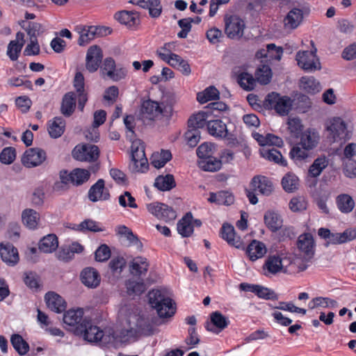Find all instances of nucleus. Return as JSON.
<instances>
[{"label": "nucleus", "mask_w": 356, "mask_h": 356, "mask_svg": "<svg viewBox=\"0 0 356 356\" xmlns=\"http://www.w3.org/2000/svg\"><path fill=\"white\" fill-rule=\"evenodd\" d=\"M23 223L29 229H34L38 227L40 214L32 209H26L22 214Z\"/></svg>", "instance_id": "ea45409f"}, {"label": "nucleus", "mask_w": 356, "mask_h": 356, "mask_svg": "<svg viewBox=\"0 0 356 356\" xmlns=\"http://www.w3.org/2000/svg\"><path fill=\"white\" fill-rule=\"evenodd\" d=\"M58 246V238L53 234L44 236L39 243V250L44 253H51L57 249Z\"/></svg>", "instance_id": "f704fd0d"}, {"label": "nucleus", "mask_w": 356, "mask_h": 356, "mask_svg": "<svg viewBox=\"0 0 356 356\" xmlns=\"http://www.w3.org/2000/svg\"><path fill=\"white\" fill-rule=\"evenodd\" d=\"M221 236L227 243L237 249H244L245 246L240 236H236L234 227L225 224L221 229Z\"/></svg>", "instance_id": "6ab92c4d"}, {"label": "nucleus", "mask_w": 356, "mask_h": 356, "mask_svg": "<svg viewBox=\"0 0 356 356\" xmlns=\"http://www.w3.org/2000/svg\"><path fill=\"white\" fill-rule=\"evenodd\" d=\"M336 203L339 211L343 213L351 212L355 207V201L348 194L339 195L336 198Z\"/></svg>", "instance_id": "58836bf2"}, {"label": "nucleus", "mask_w": 356, "mask_h": 356, "mask_svg": "<svg viewBox=\"0 0 356 356\" xmlns=\"http://www.w3.org/2000/svg\"><path fill=\"white\" fill-rule=\"evenodd\" d=\"M297 247L303 254L313 257L315 252V242L313 236L309 233H305L298 236Z\"/></svg>", "instance_id": "aec40b11"}, {"label": "nucleus", "mask_w": 356, "mask_h": 356, "mask_svg": "<svg viewBox=\"0 0 356 356\" xmlns=\"http://www.w3.org/2000/svg\"><path fill=\"white\" fill-rule=\"evenodd\" d=\"M251 186L254 191H257L264 195H269L273 191L271 181L264 176H255L251 181Z\"/></svg>", "instance_id": "5701e85b"}, {"label": "nucleus", "mask_w": 356, "mask_h": 356, "mask_svg": "<svg viewBox=\"0 0 356 356\" xmlns=\"http://www.w3.org/2000/svg\"><path fill=\"white\" fill-rule=\"evenodd\" d=\"M118 234L120 236H123L128 241V245H134L136 248L141 250L143 248V243L140 241L138 238L134 234L133 232L124 225H122L118 227Z\"/></svg>", "instance_id": "a19ab883"}, {"label": "nucleus", "mask_w": 356, "mask_h": 356, "mask_svg": "<svg viewBox=\"0 0 356 356\" xmlns=\"http://www.w3.org/2000/svg\"><path fill=\"white\" fill-rule=\"evenodd\" d=\"M193 216L187 213L177 223V231L183 237H188L193 232L192 225Z\"/></svg>", "instance_id": "c9c22d12"}, {"label": "nucleus", "mask_w": 356, "mask_h": 356, "mask_svg": "<svg viewBox=\"0 0 356 356\" xmlns=\"http://www.w3.org/2000/svg\"><path fill=\"white\" fill-rule=\"evenodd\" d=\"M88 318H83L82 309H70L63 315V323L71 327L75 333V330Z\"/></svg>", "instance_id": "f3484780"}, {"label": "nucleus", "mask_w": 356, "mask_h": 356, "mask_svg": "<svg viewBox=\"0 0 356 356\" xmlns=\"http://www.w3.org/2000/svg\"><path fill=\"white\" fill-rule=\"evenodd\" d=\"M115 18L121 24L132 26L137 24L138 15L136 12L122 10L115 13Z\"/></svg>", "instance_id": "37998d69"}, {"label": "nucleus", "mask_w": 356, "mask_h": 356, "mask_svg": "<svg viewBox=\"0 0 356 356\" xmlns=\"http://www.w3.org/2000/svg\"><path fill=\"white\" fill-rule=\"evenodd\" d=\"M299 179L294 174L288 173L282 179V185L286 192H293L298 188Z\"/></svg>", "instance_id": "bf43d9fd"}, {"label": "nucleus", "mask_w": 356, "mask_h": 356, "mask_svg": "<svg viewBox=\"0 0 356 356\" xmlns=\"http://www.w3.org/2000/svg\"><path fill=\"white\" fill-rule=\"evenodd\" d=\"M310 152H312L310 149H306L304 146L298 143L291 148L289 155L293 161H302L309 156Z\"/></svg>", "instance_id": "864d4df0"}, {"label": "nucleus", "mask_w": 356, "mask_h": 356, "mask_svg": "<svg viewBox=\"0 0 356 356\" xmlns=\"http://www.w3.org/2000/svg\"><path fill=\"white\" fill-rule=\"evenodd\" d=\"M211 323H208L206 328L208 331L218 334L229 325V319L219 312H214L210 316Z\"/></svg>", "instance_id": "412c9836"}, {"label": "nucleus", "mask_w": 356, "mask_h": 356, "mask_svg": "<svg viewBox=\"0 0 356 356\" xmlns=\"http://www.w3.org/2000/svg\"><path fill=\"white\" fill-rule=\"evenodd\" d=\"M131 158L134 170L144 172L147 168V159L145 156V147L140 140H136L131 144Z\"/></svg>", "instance_id": "9d476101"}, {"label": "nucleus", "mask_w": 356, "mask_h": 356, "mask_svg": "<svg viewBox=\"0 0 356 356\" xmlns=\"http://www.w3.org/2000/svg\"><path fill=\"white\" fill-rule=\"evenodd\" d=\"M326 138L330 143H343L346 140L347 128L345 122L339 117L328 120L325 124Z\"/></svg>", "instance_id": "423d86ee"}, {"label": "nucleus", "mask_w": 356, "mask_h": 356, "mask_svg": "<svg viewBox=\"0 0 356 356\" xmlns=\"http://www.w3.org/2000/svg\"><path fill=\"white\" fill-rule=\"evenodd\" d=\"M321 140L320 132L315 128H307L300 134V145L305 147L306 149L314 150L317 147Z\"/></svg>", "instance_id": "4468645a"}, {"label": "nucleus", "mask_w": 356, "mask_h": 356, "mask_svg": "<svg viewBox=\"0 0 356 356\" xmlns=\"http://www.w3.org/2000/svg\"><path fill=\"white\" fill-rule=\"evenodd\" d=\"M46 152L40 148L27 149L22 158V164L27 168L36 167L41 165L45 160Z\"/></svg>", "instance_id": "ddd939ff"}, {"label": "nucleus", "mask_w": 356, "mask_h": 356, "mask_svg": "<svg viewBox=\"0 0 356 356\" xmlns=\"http://www.w3.org/2000/svg\"><path fill=\"white\" fill-rule=\"evenodd\" d=\"M47 126L49 136L53 138H58L65 131V121L61 117H55L48 122Z\"/></svg>", "instance_id": "7c9ffc66"}, {"label": "nucleus", "mask_w": 356, "mask_h": 356, "mask_svg": "<svg viewBox=\"0 0 356 356\" xmlns=\"http://www.w3.org/2000/svg\"><path fill=\"white\" fill-rule=\"evenodd\" d=\"M10 343L17 353L25 355L29 351V343L19 334H13L10 337Z\"/></svg>", "instance_id": "a18cd8bd"}, {"label": "nucleus", "mask_w": 356, "mask_h": 356, "mask_svg": "<svg viewBox=\"0 0 356 356\" xmlns=\"http://www.w3.org/2000/svg\"><path fill=\"white\" fill-rule=\"evenodd\" d=\"M175 47L176 44L174 42H167L157 49L156 54L162 60H166L169 56L174 54L172 51L175 50Z\"/></svg>", "instance_id": "e2e57ef3"}, {"label": "nucleus", "mask_w": 356, "mask_h": 356, "mask_svg": "<svg viewBox=\"0 0 356 356\" xmlns=\"http://www.w3.org/2000/svg\"><path fill=\"white\" fill-rule=\"evenodd\" d=\"M149 264L146 258L137 257L130 264V271L136 275L145 274L148 270Z\"/></svg>", "instance_id": "79ce46f5"}, {"label": "nucleus", "mask_w": 356, "mask_h": 356, "mask_svg": "<svg viewBox=\"0 0 356 356\" xmlns=\"http://www.w3.org/2000/svg\"><path fill=\"white\" fill-rule=\"evenodd\" d=\"M207 118V113L204 111H200L196 114H194L189 118L188 121V127L190 128L199 129L205 125Z\"/></svg>", "instance_id": "13d9d810"}, {"label": "nucleus", "mask_w": 356, "mask_h": 356, "mask_svg": "<svg viewBox=\"0 0 356 356\" xmlns=\"http://www.w3.org/2000/svg\"><path fill=\"white\" fill-rule=\"evenodd\" d=\"M16 157V151L14 147H8L4 148L0 153V161L3 164L12 163Z\"/></svg>", "instance_id": "774afa93"}, {"label": "nucleus", "mask_w": 356, "mask_h": 356, "mask_svg": "<svg viewBox=\"0 0 356 356\" xmlns=\"http://www.w3.org/2000/svg\"><path fill=\"white\" fill-rule=\"evenodd\" d=\"M122 329L120 332L114 330L119 336L122 338V342L127 340V337L132 336L137 332H141L145 334H151L153 333L152 327L149 324H147L145 319L140 318L136 314H129L126 316L122 322ZM121 343V341H118Z\"/></svg>", "instance_id": "7ed1b4c3"}, {"label": "nucleus", "mask_w": 356, "mask_h": 356, "mask_svg": "<svg viewBox=\"0 0 356 356\" xmlns=\"http://www.w3.org/2000/svg\"><path fill=\"white\" fill-rule=\"evenodd\" d=\"M287 124L290 133L295 136H298V135L302 132L303 125L299 118H289L288 119Z\"/></svg>", "instance_id": "69168bd1"}, {"label": "nucleus", "mask_w": 356, "mask_h": 356, "mask_svg": "<svg viewBox=\"0 0 356 356\" xmlns=\"http://www.w3.org/2000/svg\"><path fill=\"white\" fill-rule=\"evenodd\" d=\"M207 129L213 136L226 138L228 134L227 125L220 120H210L207 124Z\"/></svg>", "instance_id": "473e14b6"}, {"label": "nucleus", "mask_w": 356, "mask_h": 356, "mask_svg": "<svg viewBox=\"0 0 356 356\" xmlns=\"http://www.w3.org/2000/svg\"><path fill=\"white\" fill-rule=\"evenodd\" d=\"M265 106L273 108L279 115H286L291 109V99L286 96L281 97L278 93L271 92L265 99Z\"/></svg>", "instance_id": "0eeeda50"}, {"label": "nucleus", "mask_w": 356, "mask_h": 356, "mask_svg": "<svg viewBox=\"0 0 356 356\" xmlns=\"http://www.w3.org/2000/svg\"><path fill=\"white\" fill-rule=\"evenodd\" d=\"M172 104L168 102H159L149 99L143 101L141 104L142 118L149 120L168 119L172 116Z\"/></svg>", "instance_id": "f03ea898"}, {"label": "nucleus", "mask_w": 356, "mask_h": 356, "mask_svg": "<svg viewBox=\"0 0 356 356\" xmlns=\"http://www.w3.org/2000/svg\"><path fill=\"white\" fill-rule=\"evenodd\" d=\"M172 158V154L168 150H161L160 152H154L151 157V164L156 168L163 167Z\"/></svg>", "instance_id": "49530a36"}, {"label": "nucleus", "mask_w": 356, "mask_h": 356, "mask_svg": "<svg viewBox=\"0 0 356 356\" xmlns=\"http://www.w3.org/2000/svg\"><path fill=\"white\" fill-rule=\"evenodd\" d=\"M127 292L129 295H140L145 291V285L142 281L129 280L126 283Z\"/></svg>", "instance_id": "680f3d73"}, {"label": "nucleus", "mask_w": 356, "mask_h": 356, "mask_svg": "<svg viewBox=\"0 0 356 356\" xmlns=\"http://www.w3.org/2000/svg\"><path fill=\"white\" fill-rule=\"evenodd\" d=\"M130 3L148 9L149 15L154 18L159 17L162 12L160 0H131Z\"/></svg>", "instance_id": "393cba45"}, {"label": "nucleus", "mask_w": 356, "mask_h": 356, "mask_svg": "<svg viewBox=\"0 0 356 356\" xmlns=\"http://www.w3.org/2000/svg\"><path fill=\"white\" fill-rule=\"evenodd\" d=\"M256 80L261 84L268 83L272 77V72L267 65H262L258 67L255 72Z\"/></svg>", "instance_id": "6e6d98bb"}, {"label": "nucleus", "mask_w": 356, "mask_h": 356, "mask_svg": "<svg viewBox=\"0 0 356 356\" xmlns=\"http://www.w3.org/2000/svg\"><path fill=\"white\" fill-rule=\"evenodd\" d=\"M75 334L82 337L85 341L90 343L101 342L103 344L114 343L123 339L113 329L102 330L93 324L90 319H86L82 325L75 330Z\"/></svg>", "instance_id": "f257e3e1"}, {"label": "nucleus", "mask_w": 356, "mask_h": 356, "mask_svg": "<svg viewBox=\"0 0 356 356\" xmlns=\"http://www.w3.org/2000/svg\"><path fill=\"white\" fill-rule=\"evenodd\" d=\"M0 254L2 260L8 265L13 266L19 261L17 250L10 243L0 245Z\"/></svg>", "instance_id": "bb28decb"}, {"label": "nucleus", "mask_w": 356, "mask_h": 356, "mask_svg": "<svg viewBox=\"0 0 356 356\" xmlns=\"http://www.w3.org/2000/svg\"><path fill=\"white\" fill-rule=\"evenodd\" d=\"M259 152L261 157L269 161H273L282 166H286L287 164L286 161L283 158L280 152L274 147H261Z\"/></svg>", "instance_id": "c85d7f7f"}, {"label": "nucleus", "mask_w": 356, "mask_h": 356, "mask_svg": "<svg viewBox=\"0 0 356 356\" xmlns=\"http://www.w3.org/2000/svg\"><path fill=\"white\" fill-rule=\"evenodd\" d=\"M198 165L204 171L216 172L221 168L222 161L212 156L205 160H199Z\"/></svg>", "instance_id": "8fccbe9b"}, {"label": "nucleus", "mask_w": 356, "mask_h": 356, "mask_svg": "<svg viewBox=\"0 0 356 356\" xmlns=\"http://www.w3.org/2000/svg\"><path fill=\"white\" fill-rule=\"evenodd\" d=\"M263 274L266 277L275 275L282 271L286 272L282 264V259L278 255H269L264 265Z\"/></svg>", "instance_id": "2eb2a0df"}, {"label": "nucleus", "mask_w": 356, "mask_h": 356, "mask_svg": "<svg viewBox=\"0 0 356 356\" xmlns=\"http://www.w3.org/2000/svg\"><path fill=\"white\" fill-rule=\"evenodd\" d=\"M300 86L308 93H316L321 90L320 83L314 76H302L300 80Z\"/></svg>", "instance_id": "c03bdc74"}, {"label": "nucleus", "mask_w": 356, "mask_h": 356, "mask_svg": "<svg viewBox=\"0 0 356 356\" xmlns=\"http://www.w3.org/2000/svg\"><path fill=\"white\" fill-rule=\"evenodd\" d=\"M237 82L246 91L253 90L256 86V79L252 74L247 72L239 74L237 76Z\"/></svg>", "instance_id": "5fc2aeb1"}, {"label": "nucleus", "mask_w": 356, "mask_h": 356, "mask_svg": "<svg viewBox=\"0 0 356 356\" xmlns=\"http://www.w3.org/2000/svg\"><path fill=\"white\" fill-rule=\"evenodd\" d=\"M215 146L212 143H204L197 149V155L200 160H205L213 155Z\"/></svg>", "instance_id": "052dcab7"}, {"label": "nucleus", "mask_w": 356, "mask_h": 356, "mask_svg": "<svg viewBox=\"0 0 356 356\" xmlns=\"http://www.w3.org/2000/svg\"><path fill=\"white\" fill-rule=\"evenodd\" d=\"M24 43V34L20 31L17 33L15 40L8 43L6 54L12 61H16L18 59Z\"/></svg>", "instance_id": "a211bd4d"}, {"label": "nucleus", "mask_w": 356, "mask_h": 356, "mask_svg": "<svg viewBox=\"0 0 356 356\" xmlns=\"http://www.w3.org/2000/svg\"><path fill=\"white\" fill-rule=\"evenodd\" d=\"M219 97V91L214 86H209L202 92H200L197 94V100L200 104H204L209 101L218 99Z\"/></svg>", "instance_id": "09e8293b"}, {"label": "nucleus", "mask_w": 356, "mask_h": 356, "mask_svg": "<svg viewBox=\"0 0 356 356\" xmlns=\"http://www.w3.org/2000/svg\"><path fill=\"white\" fill-rule=\"evenodd\" d=\"M154 186L160 191H170L175 187V181L172 175H166L165 176L160 175L156 177Z\"/></svg>", "instance_id": "de8ad7c7"}, {"label": "nucleus", "mask_w": 356, "mask_h": 356, "mask_svg": "<svg viewBox=\"0 0 356 356\" xmlns=\"http://www.w3.org/2000/svg\"><path fill=\"white\" fill-rule=\"evenodd\" d=\"M97 29L95 26H76V30L79 34V44L83 46L88 44L97 34Z\"/></svg>", "instance_id": "2f4dec72"}, {"label": "nucleus", "mask_w": 356, "mask_h": 356, "mask_svg": "<svg viewBox=\"0 0 356 356\" xmlns=\"http://www.w3.org/2000/svg\"><path fill=\"white\" fill-rule=\"evenodd\" d=\"M356 238V232L346 229L343 233H331L327 241L328 244H341Z\"/></svg>", "instance_id": "e433bc0d"}, {"label": "nucleus", "mask_w": 356, "mask_h": 356, "mask_svg": "<svg viewBox=\"0 0 356 356\" xmlns=\"http://www.w3.org/2000/svg\"><path fill=\"white\" fill-rule=\"evenodd\" d=\"M314 51H302L296 54V59L298 66L306 72H314L321 69L318 56Z\"/></svg>", "instance_id": "1a4fd4ad"}, {"label": "nucleus", "mask_w": 356, "mask_h": 356, "mask_svg": "<svg viewBox=\"0 0 356 356\" xmlns=\"http://www.w3.org/2000/svg\"><path fill=\"white\" fill-rule=\"evenodd\" d=\"M266 247L263 243L253 240L246 249V254L248 256L250 260L254 261L263 257L266 253Z\"/></svg>", "instance_id": "c756f323"}, {"label": "nucleus", "mask_w": 356, "mask_h": 356, "mask_svg": "<svg viewBox=\"0 0 356 356\" xmlns=\"http://www.w3.org/2000/svg\"><path fill=\"white\" fill-rule=\"evenodd\" d=\"M148 211L158 219L171 222L177 218L176 211L170 207L160 202H153L147 205Z\"/></svg>", "instance_id": "9b49d317"}, {"label": "nucleus", "mask_w": 356, "mask_h": 356, "mask_svg": "<svg viewBox=\"0 0 356 356\" xmlns=\"http://www.w3.org/2000/svg\"><path fill=\"white\" fill-rule=\"evenodd\" d=\"M264 220L266 227L273 232L279 230L282 226V219L275 211H267L264 214Z\"/></svg>", "instance_id": "72a5a7b5"}, {"label": "nucleus", "mask_w": 356, "mask_h": 356, "mask_svg": "<svg viewBox=\"0 0 356 356\" xmlns=\"http://www.w3.org/2000/svg\"><path fill=\"white\" fill-rule=\"evenodd\" d=\"M327 165L328 161L325 156L318 157L309 167V175L312 177H318Z\"/></svg>", "instance_id": "3c124183"}, {"label": "nucleus", "mask_w": 356, "mask_h": 356, "mask_svg": "<svg viewBox=\"0 0 356 356\" xmlns=\"http://www.w3.org/2000/svg\"><path fill=\"white\" fill-rule=\"evenodd\" d=\"M337 306L338 303L336 300L324 297H316L313 298L309 303V307L311 309H314L317 307L335 308Z\"/></svg>", "instance_id": "603ef678"}, {"label": "nucleus", "mask_w": 356, "mask_h": 356, "mask_svg": "<svg viewBox=\"0 0 356 356\" xmlns=\"http://www.w3.org/2000/svg\"><path fill=\"white\" fill-rule=\"evenodd\" d=\"M149 303L156 311L161 318L172 317L176 311L175 303L160 290H152L148 293Z\"/></svg>", "instance_id": "20e7f679"}, {"label": "nucleus", "mask_w": 356, "mask_h": 356, "mask_svg": "<svg viewBox=\"0 0 356 356\" xmlns=\"http://www.w3.org/2000/svg\"><path fill=\"white\" fill-rule=\"evenodd\" d=\"M44 299L48 308L56 313H61L66 309L65 301L55 292H48Z\"/></svg>", "instance_id": "a878e982"}, {"label": "nucleus", "mask_w": 356, "mask_h": 356, "mask_svg": "<svg viewBox=\"0 0 356 356\" xmlns=\"http://www.w3.org/2000/svg\"><path fill=\"white\" fill-rule=\"evenodd\" d=\"M81 279L84 285L89 288H96L100 283V275L93 268H86L81 273Z\"/></svg>", "instance_id": "cd10ccee"}, {"label": "nucleus", "mask_w": 356, "mask_h": 356, "mask_svg": "<svg viewBox=\"0 0 356 356\" xmlns=\"http://www.w3.org/2000/svg\"><path fill=\"white\" fill-rule=\"evenodd\" d=\"M225 33L228 38H239L243 35L245 28L244 21L237 15L225 17Z\"/></svg>", "instance_id": "f8f14e48"}, {"label": "nucleus", "mask_w": 356, "mask_h": 356, "mask_svg": "<svg viewBox=\"0 0 356 356\" xmlns=\"http://www.w3.org/2000/svg\"><path fill=\"white\" fill-rule=\"evenodd\" d=\"M126 264L127 261L122 257H117L111 260L109 267L114 275H119L126 266Z\"/></svg>", "instance_id": "338daca9"}, {"label": "nucleus", "mask_w": 356, "mask_h": 356, "mask_svg": "<svg viewBox=\"0 0 356 356\" xmlns=\"http://www.w3.org/2000/svg\"><path fill=\"white\" fill-rule=\"evenodd\" d=\"M110 197V194L105 189L104 181L102 179H99L92 185L88 191V198L92 202L99 200H107Z\"/></svg>", "instance_id": "b1692460"}, {"label": "nucleus", "mask_w": 356, "mask_h": 356, "mask_svg": "<svg viewBox=\"0 0 356 356\" xmlns=\"http://www.w3.org/2000/svg\"><path fill=\"white\" fill-rule=\"evenodd\" d=\"M76 106L75 95L70 92L66 93L62 100L60 112L65 116H70L74 111Z\"/></svg>", "instance_id": "4c0bfd02"}, {"label": "nucleus", "mask_w": 356, "mask_h": 356, "mask_svg": "<svg viewBox=\"0 0 356 356\" xmlns=\"http://www.w3.org/2000/svg\"><path fill=\"white\" fill-rule=\"evenodd\" d=\"M90 170L75 168L72 171V184L79 186L86 182L90 176Z\"/></svg>", "instance_id": "4d7b16f0"}, {"label": "nucleus", "mask_w": 356, "mask_h": 356, "mask_svg": "<svg viewBox=\"0 0 356 356\" xmlns=\"http://www.w3.org/2000/svg\"><path fill=\"white\" fill-rule=\"evenodd\" d=\"M312 259L313 257L305 254H296L293 257L284 258V261H289L291 270L293 272L300 273L307 269L312 263Z\"/></svg>", "instance_id": "4be33fe9"}, {"label": "nucleus", "mask_w": 356, "mask_h": 356, "mask_svg": "<svg viewBox=\"0 0 356 356\" xmlns=\"http://www.w3.org/2000/svg\"><path fill=\"white\" fill-rule=\"evenodd\" d=\"M103 58L102 49L97 45L91 46L87 51L86 67L90 72L97 70Z\"/></svg>", "instance_id": "dca6fc26"}, {"label": "nucleus", "mask_w": 356, "mask_h": 356, "mask_svg": "<svg viewBox=\"0 0 356 356\" xmlns=\"http://www.w3.org/2000/svg\"><path fill=\"white\" fill-rule=\"evenodd\" d=\"M254 293L260 298L265 300H277L278 296L275 292L268 288L257 285Z\"/></svg>", "instance_id": "0e129e2a"}, {"label": "nucleus", "mask_w": 356, "mask_h": 356, "mask_svg": "<svg viewBox=\"0 0 356 356\" xmlns=\"http://www.w3.org/2000/svg\"><path fill=\"white\" fill-rule=\"evenodd\" d=\"M309 12V7L304 1L293 3V8L288 13L284 19V26L289 29H296L301 23L304 13Z\"/></svg>", "instance_id": "6e6552de"}, {"label": "nucleus", "mask_w": 356, "mask_h": 356, "mask_svg": "<svg viewBox=\"0 0 356 356\" xmlns=\"http://www.w3.org/2000/svg\"><path fill=\"white\" fill-rule=\"evenodd\" d=\"M72 155L77 161L93 162L89 168L90 172L96 173L99 170L100 164L98 162L99 150L97 146L88 144L76 146L72 151Z\"/></svg>", "instance_id": "39448f33"}]
</instances>
